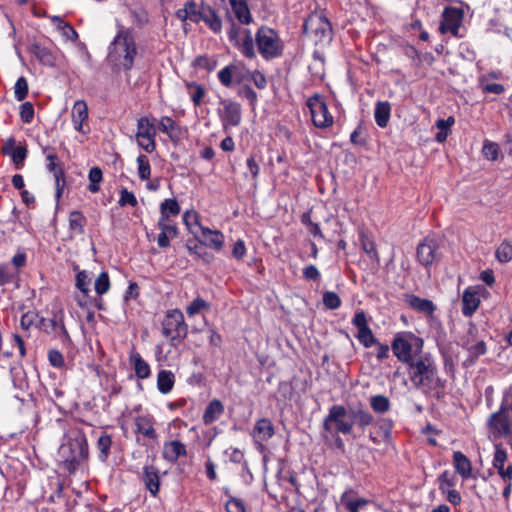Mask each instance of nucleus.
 <instances>
[{
  "instance_id": "9b49d317",
  "label": "nucleus",
  "mask_w": 512,
  "mask_h": 512,
  "mask_svg": "<svg viewBox=\"0 0 512 512\" xmlns=\"http://www.w3.org/2000/svg\"><path fill=\"white\" fill-rule=\"evenodd\" d=\"M416 259L420 265L425 268L431 267L434 263L439 262L441 253L439 252V244L436 239L426 237L416 248Z\"/></svg>"
},
{
  "instance_id": "2eb2a0df",
  "label": "nucleus",
  "mask_w": 512,
  "mask_h": 512,
  "mask_svg": "<svg viewBox=\"0 0 512 512\" xmlns=\"http://www.w3.org/2000/svg\"><path fill=\"white\" fill-rule=\"evenodd\" d=\"M463 19V11L456 7H446L442 13V21L440 31L442 33L450 32L454 36H458Z\"/></svg>"
},
{
  "instance_id": "0e129e2a",
  "label": "nucleus",
  "mask_w": 512,
  "mask_h": 512,
  "mask_svg": "<svg viewBox=\"0 0 512 512\" xmlns=\"http://www.w3.org/2000/svg\"><path fill=\"white\" fill-rule=\"evenodd\" d=\"M438 481L439 490L442 493L446 492V487L453 488L456 485L455 478L449 473V471L442 472L438 477Z\"/></svg>"
},
{
  "instance_id": "c9c22d12",
  "label": "nucleus",
  "mask_w": 512,
  "mask_h": 512,
  "mask_svg": "<svg viewBox=\"0 0 512 512\" xmlns=\"http://www.w3.org/2000/svg\"><path fill=\"white\" fill-rule=\"evenodd\" d=\"M69 230L72 234L82 235L85 232L87 219L81 211L73 210L69 213Z\"/></svg>"
},
{
  "instance_id": "412c9836",
  "label": "nucleus",
  "mask_w": 512,
  "mask_h": 512,
  "mask_svg": "<svg viewBox=\"0 0 512 512\" xmlns=\"http://www.w3.org/2000/svg\"><path fill=\"white\" fill-rule=\"evenodd\" d=\"M405 301L413 310L423 313L432 318L436 310V305L429 299L421 298L414 294H406Z\"/></svg>"
},
{
  "instance_id": "f8f14e48",
  "label": "nucleus",
  "mask_w": 512,
  "mask_h": 512,
  "mask_svg": "<svg viewBox=\"0 0 512 512\" xmlns=\"http://www.w3.org/2000/svg\"><path fill=\"white\" fill-rule=\"evenodd\" d=\"M436 368V363L429 353L416 357L407 364L408 375L413 385Z\"/></svg>"
},
{
  "instance_id": "a19ab883",
  "label": "nucleus",
  "mask_w": 512,
  "mask_h": 512,
  "mask_svg": "<svg viewBox=\"0 0 512 512\" xmlns=\"http://www.w3.org/2000/svg\"><path fill=\"white\" fill-rule=\"evenodd\" d=\"M180 210L176 199H165L160 205V218L172 220L170 217L179 215Z\"/></svg>"
},
{
  "instance_id": "4c0bfd02",
  "label": "nucleus",
  "mask_w": 512,
  "mask_h": 512,
  "mask_svg": "<svg viewBox=\"0 0 512 512\" xmlns=\"http://www.w3.org/2000/svg\"><path fill=\"white\" fill-rule=\"evenodd\" d=\"M51 21L56 25V28L61 32L62 36L69 41L76 42L79 38L77 31L60 16H51Z\"/></svg>"
},
{
  "instance_id": "37998d69",
  "label": "nucleus",
  "mask_w": 512,
  "mask_h": 512,
  "mask_svg": "<svg viewBox=\"0 0 512 512\" xmlns=\"http://www.w3.org/2000/svg\"><path fill=\"white\" fill-rule=\"evenodd\" d=\"M341 502L349 512H359L360 508L368 504V500L364 498H349L347 492L341 496Z\"/></svg>"
},
{
  "instance_id": "6e6d98bb",
  "label": "nucleus",
  "mask_w": 512,
  "mask_h": 512,
  "mask_svg": "<svg viewBox=\"0 0 512 512\" xmlns=\"http://www.w3.org/2000/svg\"><path fill=\"white\" fill-rule=\"evenodd\" d=\"M28 94V82L23 76L19 77L15 83L14 95L18 101H23Z\"/></svg>"
},
{
  "instance_id": "6e6552de",
  "label": "nucleus",
  "mask_w": 512,
  "mask_h": 512,
  "mask_svg": "<svg viewBox=\"0 0 512 512\" xmlns=\"http://www.w3.org/2000/svg\"><path fill=\"white\" fill-rule=\"evenodd\" d=\"M65 456V467L69 472H74L81 462L88 458V443L84 436L71 439L67 445L61 448Z\"/></svg>"
},
{
  "instance_id": "f704fd0d",
  "label": "nucleus",
  "mask_w": 512,
  "mask_h": 512,
  "mask_svg": "<svg viewBox=\"0 0 512 512\" xmlns=\"http://www.w3.org/2000/svg\"><path fill=\"white\" fill-rule=\"evenodd\" d=\"M201 230L202 237L206 241V245L209 247L220 250L223 247L224 244V235L218 231V230H210L209 228H205L202 226H199Z\"/></svg>"
},
{
  "instance_id": "aec40b11",
  "label": "nucleus",
  "mask_w": 512,
  "mask_h": 512,
  "mask_svg": "<svg viewBox=\"0 0 512 512\" xmlns=\"http://www.w3.org/2000/svg\"><path fill=\"white\" fill-rule=\"evenodd\" d=\"M142 481L150 494L156 497L160 490V472L154 465H145L143 467Z\"/></svg>"
},
{
  "instance_id": "c03bdc74",
  "label": "nucleus",
  "mask_w": 512,
  "mask_h": 512,
  "mask_svg": "<svg viewBox=\"0 0 512 512\" xmlns=\"http://www.w3.org/2000/svg\"><path fill=\"white\" fill-rule=\"evenodd\" d=\"M112 446V438L109 434H102L97 441V448L99 450V459L105 462L110 454Z\"/></svg>"
},
{
  "instance_id": "79ce46f5",
  "label": "nucleus",
  "mask_w": 512,
  "mask_h": 512,
  "mask_svg": "<svg viewBox=\"0 0 512 512\" xmlns=\"http://www.w3.org/2000/svg\"><path fill=\"white\" fill-rule=\"evenodd\" d=\"M73 269H74V271H77L75 285H76L77 289H79L81 291V293L84 294L85 297H87L88 294L90 293L89 286L91 283V279L88 276L87 271H85V270L78 271L77 265H74Z\"/></svg>"
},
{
  "instance_id": "8fccbe9b",
  "label": "nucleus",
  "mask_w": 512,
  "mask_h": 512,
  "mask_svg": "<svg viewBox=\"0 0 512 512\" xmlns=\"http://www.w3.org/2000/svg\"><path fill=\"white\" fill-rule=\"evenodd\" d=\"M186 87L187 89H193V93L191 94V100L194 106H200L206 94L205 88L196 82H187Z\"/></svg>"
},
{
  "instance_id": "09e8293b",
  "label": "nucleus",
  "mask_w": 512,
  "mask_h": 512,
  "mask_svg": "<svg viewBox=\"0 0 512 512\" xmlns=\"http://www.w3.org/2000/svg\"><path fill=\"white\" fill-rule=\"evenodd\" d=\"M192 65L195 68H200L208 72H212L217 66V60L210 58L207 55H199L194 59Z\"/></svg>"
},
{
  "instance_id": "dca6fc26",
  "label": "nucleus",
  "mask_w": 512,
  "mask_h": 512,
  "mask_svg": "<svg viewBox=\"0 0 512 512\" xmlns=\"http://www.w3.org/2000/svg\"><path fill=\"white\" fill-rule=\"evenodd\" d=\"M481 286H469L462 294V314L465 317H471L480 305V290Z\"/></svg>"
},
{
  "instance_id": "2f4dec72",
  "label": "nucleus",
  "mask_w": 512,
  "mask_h": 512,
  "mask_svg": "<svg viewBox=\"0 0 512 512\" xmlns=\"http://www.w3.org/2000/svg\"><path fill=\"white\" fill-rule=\"evenodd\" d=\"M229 3L240 23L247 25L252 21V16L246 0H229Z\"/></svg>"
},
{
  "instance_id": "a18cd8bd",
  "label": "nucleus",
  "mask_w": 512,
  "mask_h": 512,
  "mask_svg": "<svg viewBox=\"0 0 512 512\" xmlns=\"http://www.w3.org/2000/svg\"><path fill=\"white\" fill-rule=\"evenodd\" d=\"M466 349L469 352V356L466 362H469L470 364H474L480 356L486 354L487 352V346L483 340L466 347Z\"/></svg>"
},
{
  "instance_id": "680f3d73",
  "label": "nucleus",
  "mask_w": 512,
  "mask_h": 512,
  "mask_svg": "<svg viewBox=\"0 0 512 512\" xmlns=\"http://www.w3.org/2000/svg\"><path fill=\"white\" fill-rule=\"evenodd\" d=\"M233 68L232 63L225 66L218 72V79L220 83L225 87H231L233 83Z\"/></svg>"
},
{
  "instance_id": "58836bf2",
  "label": "nucleus",
  "mask_w": 512,
  "mask_h": 512,
  "mask_svg": "<svg viewBox=\"0 0 512 512\" xmlns=\"http://www.w3.org/2000/svg\"><path fill=\"white\" fill-rule=\"evenodd\" d=\"M370 407L376 414H385L391 409L389 398L382 394L373 395L369 399Z\"/></svg>"
},
{
  "instance_id": "cd10ccee",
  "label": "nucleus",
  "mask_w": 512,
  "mask_h": 512,
  "mask_svg": "<svg viewBox=\"0 0 512 512\" xmlns=\"http://www.w3.org/2000/svg\"><path fill=\"white\" fill-rule=\"evenodd\" d=\"M187 451L185 445L179 440H173L165 444L163 457L173 463L181 456H186Z\"/></svg>"
},
{
  "instance_id": "7ed1b4c3",
  "label": "nucleus",
  "mask_w": 512,
  "mask_h": 512,
  "mask_svg": "<svg viewBox=\"0 0 512 512\" xmlns=\"http://www.w3.org/2000/svg\"><path fill=\"white\" fill-rule=\"evenodd\" d=\"M488 438L498 441L501 436H512V387L503 393L501 404L486 420Z\"/></svg>"
},
{
  "instance_id": "5fc2aeb1",
  "label": "nucleus",
  "mask_w": 512,
  "mask_h": 512,
  "mask_svg": "<svg viewBox=\"0 0 512 512\" xmlns=\"http://www.w3.org/2000/svg\"><path fill=\"white\" fill-rule=\"evenodd\" d=\"M187 249L190 254H195L197 257L201 258L205 263H210L213 260V255L209 253L203 243L201 245H194L191 246L190 244H187Z\"/></svg>"
},
{
  "instance_id": "ea45409f",
  "label": "nucleus",
  "mask_w": 512,
  "mask_h": 512,
  "mask_svg": "<svg viewBox=\"0 0 512 512\" xmlns=\"http://www.w3.org/2000/svg\"><path fill=\"white\" fill-rule=\"evenodd\" d=\"M255 39L252 36L244 37L242 40L238 39L233 45L241 52V54L248 58L254 59L256 52L254 48Z\"/></svg>"
},
{
  "instance_id": "473e14b6",
  "label": "nucleus",
  "mask_w": 512,
  "mask_h": 512,
  "mask_svg": "<svg viewBox=\"0 0 512 512\" xmlns=\"http://www.w3.org/2000/svg\"><path fill=\"white\" fill-rule=\"evenodd\" d=\"M391 115V104L388 101H379L375 105L374 119L380 128L388 125Z\"/></svg>"
},
{
  "instance_id": "423d86ee",
  "label": "nucleus",
  "mask_w": 512,
  "mask_h": 512,
  "mask_svg": "<svg viewBox=\"0 0 512 512\" xmlns=\"http://www.w3.org/2000/svg\"><path fill=\"white\" fill-rule=\"evenodd\" d=\"M255 42L259 53L267 61L278 58L283 54L282 41L272 28L261 26L256 32Z\"/></svg>"
},
{
  "instance_id": "5701e85b",
  "label": "nucleus",
  "mask_w": 512,
  "mask_h": 512,
  "mask_svg": "<svg viewBox=\"0 0 512 512\" xmlns=\"http://www.w3.org/2000/svg\"><path fill=\"white\" fill-rule=\"evenodd\" d=\"M275 434V429L272 421L268 418L259 419L252 431V437L259 442L268 441Z\"/></svg>"
},
{
  "instance_id": "6ab92c4d",
  "label": "nucleus",
  "mask_w": 512,
  "mask_h": 512,
  "mask_svg": "<svg viewBox=\"0 0 512 512\" xmlns=\"http://www.w3.org/2000/svg\"><path fill=\"white\" fill-rule=\"evenodd\" d=\"M157 226L160 233L157 237V244L160 248H167L170 246V239H174L178 235L177 224L173 220H164L159 218Z\"/></svg>"
},
{
  "instance_id": "603ef678",
  "label": "nucleus",
  "mask_w": 512,
  "mask_h": 512,
  "mask_svg": "<svg viewBox=\"0 0 512 512\" xmlns=\"http://www.w3.org/2000/svg\"><path fill=\"white\" fill-rule=\"evenodd\" d=\"M95 292L101 296L107 293L110 289V279L106 271H103L95 280L94 284Z\"/></svg>"
},
{
  "instance_id": "052dcab7",
  "label": "nucleus",
  "mask_w": 512,
  "mask_h": 512,
  "mask_svg": "<svg viewBox=\"0 0 512 512\" xmlns=\"http://www.w3.org/2000/svg\"><path fill=\"white\" fill-rule=\"evenodd\" d=\"M378 429L382 433L383 441L388 442L391 439L393 421L391 419L383 418L377 422Z\"/></svg>"
},
{
  "instance_id": "1a4fd4ad",
  "label": "nucleus",
  "mask_w": 512,
  "mask_h": 512,
  "mask_svg": "<svg viewBox=\"0 0 512 512\" xmlns=\"http://www.w3.org/2000/svg\"><path fill=\"white\" fill-rule=\"evenodd\" d=\"M313 124L317 128L325 129L333 125L334 119L327 104L319 94H314L307 100Z\"/></svg>"
},
{
  "instance_id": "7c9ffc66",
  "label": "nucleus",
  "mask_w": 512,
  "mask_h": 512,
  "mask_svg": "<svg viewBox=\"0 0 512 512\" xmlns=\"http://www.w3.org/2000/svg\"><path fill=\"white\" fill-rule=\"evenodd\" d=\"M224 413V405L219 399L211 400L204 411L202 420L205 425L215 422Z\"/></svg>"
},
{
  "instance_id": "39448f33",
  "label": "nucleus",
  "mask_w": 512,
  "mask_h": 512,
  "mask_svg": "<svg viewBox=\"0 0 512 512\" xmlns=\"http://www.w3.org/2000/svg\"><path fill=\"white\" fill-rule=\"evenodd\" d=\"M423 344V339L412 332H399L392 340L391 349L395 357L407 365L416 358L413 357V347L416 348V352H420Z\"/></svg>"
},
{
  "instance_id": "3c124183",
  "label": "nucleus",
  "mask_w": 512,
  "mask_h": 512,
  "mask_svg": "<svg viewBox=\"0 0 512 512\" xmlns=\"http://www.w3.org/2000/svg\"><path fill=\"white\" fill-rule=\"evenodd\" d=\"M138 175L141 180H148L151 175V166L146 155L140 154L137 157Z\"/></svg>"
},
{
  "instance_id": "864d4df0",
  "label": "nucleus",
  "mask_w": 512,
  "mask_h": 512,
  "mask_svg": "<svg viewBox=\"0 0 512 512\" xmlns=\"http://www.w3.org/2000/svg\"><path fill=\"white\" fill-rule=\"evenodd\" d=\"M209 308V303H207L203 298L197 297L186 307V313L191 317L199 313L201 310H209Z\"/></svg>"
},
{
  "instance_id": "393cba45",
  "label": "nucleus",
  "mask_w": 512,
  "mask_h": 512,
  "mask_svg": "<svg viewBox=\"0 0 512 512\" xmlns=\"http://www.w3.org/2000/svg\"><path fill=\"white\" fill-rule=\"evenodd\" d=\"M200 20L204 21L206 25L215 33L222 29V21L216 14L215 10L209 5H201L200 7Z\"/></svg>"
},
{
  "instance_id": "72a5a7b5",
  "label": "nucleus",
  "mask_w": 512,
  "mask_h": 512,
  "mask_svg": "<svg viewBox=\"0 0 512 512\" xmlns=\"http://www.w3.org/2000/svg\"><path fill=\"white\" fill-rule=\"evenodd\" d=\"M151 121L148 117L144 116L138 119L137 121V139L144 138H155L156 137V127L154 125L155 118Z\"/></svg>"
},
{
  "instance_id": "9d476101",
  "label": "nucleus",
  "mask_w": 512,
  "mask_h": 512,
  "mask_svg": "<svg viewBox=\"0 0 512 512\" xmlns=\"http://www.w3.org/2000/svg\"><path fill=\"white\" fill-rule=\"evenodd\" d=\"M64 311L53 309L51 318H39L37 326L47 334H54L62 341H70V335L64 324Z\"/></svg>"
},
{
  "instance_id": "c756f323",
  "label": "nucleus",
  "mask_w": 512,
  "mask_h": 512,
  "mask_svg": "<svg viewBox=\"0 0 512 512\" xmlns=\"http://www.w3.org/2000/svg\"><path fill=\"white\" fill-rule=\"evenodd\" d=\"M129 362L132 365L137 378L146 379L151 375L150 365L138 352H134L129 356Z\"/></svg>"
},
{
  "instance_id": "338daca9",
  "label": "nucleus",
  "mask_w": 512,
  "mask_h": 512,
  "mask_svg": "<svg viewBox=\"0 0 512 512\" xmlns=\"http://www.w3.org/2000/svg\"><path fill=\"white\" fill-rule=\"evenodd\" d=\"M227 512H246L244 502L237 497H230L225 503Z\"/></svg>"
},
{
  "instance_id": "f257e3e1",
  "label": "nucleus",
  "mask_w": 512,
  "mask_h": 512,
  "mask_svg": "<svg viewBox=\"0 0 512 512\" xmlns=\"http://www.w3.org/2000/svg\"><path fill=\"white\" fill-rule=\"evenodd\" d=\"M374 421L362 403L334 404L323 419V429L331 434L352 435L355 430L365 432Z\"/></svg>"
},
{
  "instance_id": "bf43d9fd",
  "label": "nucleus",
  "mask_w": 512,
  "mask_h": 512,
  "mask_svg": "<svg viewBox=\"0 0 512 512\" xmlns=\"http://www.w3.org/2000/svg\"><path fill=\"white\" fill-rule=\"evenodd\" d=\"M17 275L16 270H12L8 264L0 265V285L12 283Z\"/></svg>"
},
{
  "instance_id": "69168bd1",
  "label": "nucleus",
  "mask_w": 512,
  "mask_h": 512,
  "mask_svg": "<svg viewBox=\"0 0 512 512\" xmlns=\"http://www.w3.org/2000/svg\"><path fill=\"white\" fill-rule=\"evenodd\" d=\"M183 12L188 15L189 20L192 22L200 21V9H197V5L194 1H187L184 5Z\"/></svg>"
},
{
  "instance_id": "de8ad7c7",
  "label": "nucleus",
  "mask_w": 512,
  "mask_h": 512,
  "mask_svg": "<svg viewBox=\"0 0 512 512\" xmlns=\"http://www.w3.org/2000/svg\"><path fill=\"white\" fill-rule=\"evenodd\" d=\"M496 259L501 263H507L512 260V244L504 240L496 249Z\"/></svg>"
},
{
  "instance_id": "20e7f679",
  "label": "nucleus",
  "mask_w": 512,
  "mask_h": 512,
  "mask_svg": "<svg viewBox=\"0 0 512 512\" xmlns=\"http://www.w3.org/2000/svg\"><path fill=\"white\" fill-rule=\"evenodd\" d=\"M162 335L169 339L172 347L177 348L188 334V325L185 322L184 315L179 309L167 311L162 323Z\"/></svg>"
},
{
  "instance_id": "0eeeda50",
  "label": "nucleus",
  "mask_w": 512,
  "mask_h": 512,
  "mask_svg": "<svg viewBox=\"0 0 512 512\" xmlns=\"http://www.w3.org/2000/svg\"><path fill=\"white\" fill-rule=\"evenodd\" d=\"M303 34L313 38L315 44L328 43L332 39V25L323 13L313 12L304 21Z\"/></svg>"
},
{
  "instance_id": "4be33fe9",
  "label": "nucleus",
  "mask_w": 512,
  "mask_h": 512,
  "mask_svg": "<svg viewBox=\"0 0 512 512\" xmlns=\"http://www.w3.org/2000/svg\"><path fill=\"white\" fill-rule=\"evenodd\" d=\"M72 122L76 131L86 134L83 124L88 119V106L84 100H77L71 112Z\"/></svg>"
},
{
  "instance_id": "f3484780",
  "label": "nucleus",
  "mask_w": 512,
  "mask_h": 512,
  "mask_svg": "<svg viewBox=\"0 0 512 512\" xmlns=\"http://www.w3.org/2000/svg\"><path fill=\"white\" fill-rule=\"evenodd\" d=\"M28 51L35 56L40 64L48 67H54L56 65V52L49 47L42 45L40 42L36 40L30 42L28 45Z\"/></svg>"
},
{
  "instance_id": "4d7b16f0",
  "label": "nucleus",
  "mask_w": 512,
  "mask_h": 512,
  "mask_svg": "<svg viewBox=\"0 0 512 512\" xmlns=\"http://www.w3.org/2000/svg\"><path fill=\"white\" fill-rule=\"evenodd\" d=\"M482 153L490 161H495L499 155V146L495 142L486 140L483 144Z\"/></svg>"
},
{
  "instance_id": "bb28decb",
  "label": "nucleus",
  "mask_w": 512,
  "mask_h": 512,
  "mask_svg": "<svg viewBox=\"0 0 512 512\" xmlns=\"http://www.w3.org/2000/svg\"><path fill=\"white\" fill-rule=\"evenodd\" d=\"M414 386L416 388H423L425 391L434 390L435 388H446V380L439 377L438 369L436 368L424 376L423 379L417 380Z\"/></svg>"
},
{
  "instance_id": "b1692460",
  "label": "nucleus",
  "mask_w": 512,
  "mask_h": 512,
  "mask_svg": "<svg viewBox=\"0 0 512 512\" xmlns=\"http://www.w3.org/2000/svg\"><path fill=\"white\" fill-rule=\"evenodd\" d=\"M160 132L167 134L172 142H178L182 135L180 126L169 116H163L158 122Z\"/></svg>"
},
{
  "instance_id": "13d9d810",
  "label": "nucleus",
  "mask_w": 512,
  "mask_h": 512,
  "mask_svg": "<svg viewBox=\"0 0 512 512\" xmlns=\"http://www.w3.org/2000/svg\"><path fill=\"white\" fill-rule=\"evenodd\" d=\"M322 300L325 307L330 310L338 309L341 306L340 297L332 291L324 292Z\"/></svg>"
},
{
  "instance_id": "49530a36",
  "label": "nucleus",
  "mask_w": 512,
  "mask_h": 512,
  "mask_svg": "<svg viewBox=\"0 0 512 512\" xmlns=\"http://www.w3.org/2000/svg\"><path fill=\"white\" fill-rule=\"evenodd\" d=\"M88 178L90 181L88 190L92 193H98L100 191V183L103 179L102 170L97 166L92 167L89 171Z\"/></svg>"
},
{
  "instance_id": "c85d7f7f",
  "label": "nucleus",
  "mask_w": 512,
  "mask_h": 512,
  "mask_svg": "<svg viewBox=\"0 0 512 512\" xmlns=\"http://www.w3.org/2000/svg\"><path fill=\"white\" fill-rule=\"evenodd\" d=\"M136 433L142 434L149 439H156L157 433L153 427V418L148 415L137 416L135 418Z\"/></svg>"
},
{
  "instance_id": "e433bc0d",
  "label": "nucleus",
  "mask_w": 512,
  "mask_h": 512,
  "mask_svg": "<svg viewBox=\"0 0 512 512\" xmlns=\"http://www.w3.org/2000/svg\"><path fill=\"white\" fill-rule=\"evenodd\" d=\"M175 384V375L170 370H160L157 374V389L162 394L172 391Z\"/></svg>"
},
{
  "instance_id": "4468645a",
  "label": "nucleus",
  "mask_w": 512,
  "mask_h": 512,
  "mask_svg": "<svg viewBox=\"0 0 512 512\" xmlns=\"http://www.w3.org/2000/svg\"><path fill=\"white\" fill-rule=\"evenodd\" d=\"M352 324L358 329L356 337L365 348H370L378 344V339L368 326L366 313L363 310H359L355 313Z\"/></svg>"
},
{
  "instance_id": "a878e982",
  "label": "nucleus",
  "mask_w": 512,
  "mask_h": 512,
  "mask_svg": "<svg viewBox=\"0 0 512 512\" xmlns=\"http://www.w3.org/2000/svg\"><path fill=\"white\" fill-rule=\"evenodd\" d=\"M453 466L455 471L463 478L469 479L472 477V464L469 458L461 451L453 453Z\"/></svg>"
},
{
  "instance_id": "774afa93",
  "label": "nucleus",
  "mask_w": 512,
  "mask_h": 512,
  "mask_svg": "<svg viewBox=\"0 0 512 512\" xmlns=\"http://www.w3.org/2000/svg\"><path fill=\"white\" fill-rule=\"evenodd\" d=\"M403 53L406 57L412 60V65L415 67H419L422 63V58L418 52V50L411 45H406L403 47Z\"/></svg>"
},
{
  "instance_id": "f03ea898",
  "label": "nucleus",
  "mask_w": 512,
  "mask_h": 512,
  "mask_svg": "<svg viewBox=\"0 0 512 512\" xmlns=\"http://www.w3.org/2000/svg\"><path fill=\"white\" fill-rule=\"evenodd\" d=\"M138 55L137 45L130 29L121 27L108 47L107 61L116 72H129Z\"/></svg>"
},
{
  "instance_id": "a211bd4d",
  "label": "nucleus",
  "mask_w": 512,
  "mask_h": 512,
  "mask_svg": "<svg viewBox=\"0 0 512 512\" xmlns=\"http://www.w3.org/2000/svg\"><path fill=\"white\" fill-rule=\"evenodd\" d=\"M495 452L493 457V467L497 470L503 481H512V464L505 467L507 461V452L501 443H495Z\"/></svg>"
},
{
  "instance_id": "e2e57ef3",
  "label": "nucleus",
  "mask_w": 512,
  "mask_h": 512,
  "mask_svg": "<svg viewBox=\"0 0 512 512\" xmlns=\"http://www.w3.org/2000/svg\"><path fill=\"white\" fill-rule=\"evenodd\" d=\"M118 204L121 207L126 205H130L132 207H136L138 205V201L133 192L128 191L126 188H122L120 191V199Z\"/></svg>"
},
{
  "instance_id": "ddd939ff",
  "label": "nucleus",
  "mask_w": 512,
  "mask_h": 512,
  "mask_svg": "<svg viewBox=\"0 0 512 512\" xmlns=\"http://www.w3.org/2000/svg\"><path fill=\"white\" fill-rule=\"evenodd\" d=\"M222 109L219 110V116L223 124V128L227 130L228 127H237L242 120V108L240 103L223 99L220 101Z\"/></svg>"
}]
</instances>
